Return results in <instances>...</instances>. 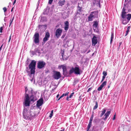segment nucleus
<instances>
[{
  "label": "nucleus",
  "mask_w": 131,
  "mask_h": 131,
  "mask_svg": "<svg viewBox=\"0 0 131 131\" xmlns=\"http://www.w3.org/2000/svg\"><path fill=\"white\" fill-rule=\"evenodd\" d=\"M11 35L9 37V40L8 41V42H9L10 41V39H11Z\"/></svg>",
  "instance_id": "37998d69"
},
{
  "label": "nucleus",
  "mask_w": 131,
  "mask_h": 131,
  "mask_svg": "<svg viewBox=\"0 0 131 131\" xmlns=\"http://www.w3.org/2000/svg\"><path fill=\"white\" fill-rule=\"evenodd\" d=\"M88 130V129H87V130H86V131H88V130Z\"/></svg>",
  "instance_id": "13d9d810"
},
{
  "label": "nucleus",
  "mask_w": 131,
  "mask_h": 131,
  "mask_svg": "<svg viewBox=\"0 0 131 131\" xmlns=\"http://www.w3.org/2000/svg\"><path fill=\"white\" fill-rule=\"evenodd\" d=\"M130 26H129L128 27L127 30V31H126V34H125V36H126L128 34V32L129 31V30H130Z\"/></svg>",
  "instance_id": "4be33fe9"
},
{
  "label": "nucleus",
  "mask_w": 131,
  "mask_h": 131,
  "mask_svg": "<svg viewBox=\"0 0 131 131\" xmlns=\"http://www.w3.org/2000/svg\"><path fill=\"white\" fill-rule=\"evenodd\" d=\"M92 45L95 46L97 42V37L95 36H94L92 39Z\"/></svg>",
  "instance_id": "9b49d317"
},
{
  "label": "nucleus",
  "mask_w": 131,
  "mask_h": 131,
  "mask_svg": "<svg viewBox=\"0 0 131 131\" xmlns=\"http://www.w3.org/2000/svg\"><path fill=\"white\" fill-rule=\"evenodd\" d=\"M16 0H15L14 1L13 3V5H14V4L16 2Z\"/></svg>",
  "instance_id": "a18cd8bd"
},
{
  "label": "nucleus",
  "mask_w": 131,
  "mask_h": 131,
  "mask_svg": "<svg viewBox=\"0 0 131 131\" xmlns=\"http://www.w3.org/2000/svg\"><path fill=\"white\" fill-rule=\"evenodd\" d=\"M65 3V0H59L58 2V4L59 6L62 7L64 5Z\"/></svg>",
  "instance_id": "f3484780"
},
{
  "label": "nucleus",
  "mask_w": 131,
  "mask_h": 131,
  "mask_svg": "<svg viewBox=\"0 0 131 131\" xmlns=\"http://www.w3.org/2000/svg\"><path fill=\"white\" fill-rule=\"evenodd\" d=\"M95 12H92L88 17V21H91L92 20L93 18L94 17V16L93 15Z\"/></svg>",
  "instance_id": "9d476101"
},
{
  "label": "nucleus",
  "mask_w": 131,
  "mask_h": 131,
  "mask_svg": "<svg viewBox=\"0 0 131 131\" xmlns=\"http://www.w3.org/2000/svg\"><path fill=\"white\" fill-rule=\"evenodd\" d=\"M3 30V27H1L0 28V32L2 33V30Z\"/></svg>",
  "instance_id": "ea45409f"
},
{
  "label": "nucleus",
  "mask_w": 131,
  "mask_h": 131,
  "mask_svg": "<svg viewBox=\"0 0 131 131\" xmlns=\"http://www.w3.org/2000/svg\"><path fill=\"white\" fill-rule=\"evenodd\" d=\"M83 11L82 7H81L78 5L77 7V12L76 13V15L78 14H80V13Z\"/></svg>",
  "instance_id": "ddd939ff"
},
{
  "label": "nucleus",
  "mask_w": 131,
  "mask_h": 131,
  "mask_svg": "<svg viewBox=\"0 0 131 131\" xmlns=\"http://www.w3.org/2000/svg\"><path fill=\"white\" fill-rule=\"evenodd\" d=\"M103 77H106V76L107 75V72H106L105 71H103Z\"/></svg>",
  "instance_id": "2f4dec72"
},
{
  "label": "nucleus",
  "mask_w": 131,
  "mask_h": 131,
  "mask_svg": "<svg viewBox=\"0 0 131 131\" xmlns=\"http://www.w3.org/2000/svg\"><path fill=\"white\" fill-rule=\"evenodd\" d=\"M106 111V110L105 109H103V110L102 112V113L100 115V117H102L103 115L105 113Z\"/></svg>",
  "instance_id": "b1692460"
},
{
  "label": "nucleus",
  "mask_w": 131,
  "mask_h": 131,
  "mask_svg": "<svg viewBox=\"0 0 131 131\" xmlns=\"http://www.w3.org/2000/svg\"><path fill=\"white\" fill-rule=\"evenodd\" d=\"M62 31V29L60 28H58L56 30L55 32V35L57 38H59L60 36Z\"/></svg>",
  "instance_id": "6e6552de"
},
{
  "label": "nucleus",
  "mask_w": 131,
  "mask_h": 131,
  "mask_svg": "<svg viewBox=\"0 0 131 131\" xmlns=\"http://www.w3.org/2000/svg\"><path fill=\"white\" fill-rule=\"evenodd\" d=\"M115 114L113 116V120H114L115 119Z\"/></svg>",
  "instance_id": "c03bdc74"
},
{
  "label": "nucleus",
  "mask_w": 131,
  "mask_h": 131,
  "mask_svg": "<svg viewBox=\"0 0 131 131\" xmlns=\"http://www.w3.org/2000/svg\"><path fill=\"white\" fill-rule=\"evenodd\" d=\"M93 117H94V112H93L91 116V117L90 118V121H89L90 122L92 123V122L93 120Z\"/></svg>",
  "instance_id": "cd10ccee"
},
{
  "label": "nucleus",
  "mask_w": 131,
  "mask_h": 131,
  "mask_svg": "<svg viewBox=\"0 0 131 131\" xmlns=\"http://www.w3.org/2000/svg\"><path fill=\"white\" fill-rule=\"evenodd\" d=\"M129 21H128L126 19H123V20L122 23L124 25H125L128 23Z\"/></svg>",
  "instance_id": "412c9836"
},
{
  "label": "nucleus",
  "mask_w": 131,
  "mask_h": 131,
  "mask_svg": "<svg viewBox=\"0 0 131 131\" xmlns=\"http://www.w3.org/2000/svg\"><path fill=\"white\" fill-rule=\"evenodd\" d=\"M3 9L5 13L7 10V9L5 7H3Z\"/></svg>",
  "instance_id": "e433bc0d"
},
{
  "label": "nucleus",
  "mask_w": 131,
  "mask_h": 131,
  "mask_svg": "<svg viewBox=\"0 0 131 131\" xmlns=\"http://www.w3.org/2000/svg\"><path fill=\"white\" fill-rule=\"evenodd\" d=\"M28 69V67H27V68H26V69Z\"/></svg>",
  "instance_id": "680f3d73"
},
{
  "label": "nucleus",
  "mask_w": 131,
  "mask_h": 131,
  "mask_svg": "<svg viewBox=\"0 0 131 131\" xmlns=\"http://www.w3.org/2000/svg\"><path fill=\"white\" fill-rule=\"evenodd\" d=\"M61 97H59V98L58 99V101L59 100L61 99Z\"/></svg>",
  "instance_id": "3c124183"
},
{
  "label": "nucleus",
  "mask_w": 131,
  "mask_h": 131,
  "mask_svg": "<svg viewBox=\"0 0 131 131\" xmlns=\"http://www.w3.org/2000/svg\"><path fill=\"white\" fill-rule=\"evenodd\" d=\"M93 23V26H94L95 28H96L98 25V23L96 21H94Z\"/></svg>",
  "instance_id": "6ab92c4d"
},
{
  "label": "nucleus",
  "mask_w": 131,
  "mask_h": 131,
  "mask_svg": "<svg viewBox=\"0 0 131 131\" xmlns=\"http://www.w3.org/2000/svg\"><path fill=\"white\" fill-rule=\"evenodd\" d=\"M94 53H93L92 54V56H93V55H94Z\"/></svg>",
  "instance_id": "4d7b16f0"
},
{
  "label": "nucleus",
  "mask_w": 131,
  "mask_h": 131,
  "mask_svg": "<svg viewBox=\"0 0 131 131\" xmlns=\"http://www.w3.org/2000/svg\"><path fill=\"white\" fill-rule=\"evenodd\" d=\"M69 24L68 21H66L64 22V29L67 31L69 28Z\"/></svg>",
  "instance_id": "dca6fc26"
},
{
  "label": "nucleus",
  "mask_w": 131,
  "mask_h": 131,
  "mask_svg": "<svg viewBox=\"0 0 131 131\" xmlns=\"http://www.w3.org/2000/svg\"><path fill=\"white\" fill-rule=\"evenodd\" d=\"M92 87L89 88L88 89V90L87 91V92H89L91 90H92Z\"/></svg>",
  "instance_id": "79ce46f5"
},
{
  "label": "nucleus",
  "mask_w": 131,
  "mask_h": 131,
  "mask_svg": "<svg viewBox=\"0 0 131 131\" xmlns=\"http://www.w3.org/2000/svg\"><path fill=\"white\" fill-rule=\"evenodd\" d=\"M64 50H63V51H61V55L62 57V59L63 60H67V59H64L63 58V56L64 54Z\"/></svg>",
  "instance_id": "a878e982"
},
{
  "label": "nucleus",
  "mask_w": 131,
  "mask_h": 131,
  "mask_svg": "<svg viewBox=\"0 0 131 131\" xmlns=\"http://www.w3.org/2000/svg\"><path fill=\"white\" fill-rule=\"evenodd\" d=\"M13 8H14V7H13V8H12V9H11V12H12V11H13Z\"/></svg>",
  "instance_id": "5fc2aeb1"
},
{
  "label": "nucleus",
  "mask_w": 131,
  "mask_h": 131,
  "mask_svg": "<svg viewBox=\"0 0 131 131\" xmlns=\"http://www.w3.org/2000/svg\"><path fill=\"white\" fill-rule=\"evenodd\" d=\"M95 105L93 108V109L94 110L96 109L98 107V104L97 102V101H95Z\"/></svg>",
  "instance_id": "393cba45"
},
{
  "label": "nucleus",
  "mask_w": 131,
  "mask_h": 131,
  "mask_svg": "<svg viewBox=\"0 0 131 131\" xmlns=\"http://www.w3.org/2000/svg\"><path fill=\"white\" fill-rule=\"evenodd\" d=\"M43 101L42 99H41L38 101L36 104L37 106L39 107L42 105L43 103Z\"/></svg>",
  "instance_id": "f8f14e48"
},
{
  "label": "nucleus",
  "mask_w": 131,
  "mask_h": 131,
  "mask_svg": "<svg viewBox=\"0 0 131 131\" xmlns=\"http://www.w3.org/2000/svg\"><path fill=\"white\" fill-rule=\"evenodd\" d=\"M53 110H52L51 111V113L50 114V115L49 116V117L50 118H51L52 117V116L53 115Z\"/></svg>",
  "instance_id": "7c9ffc66"
},
{
  "label": "nucleus",
  "mask_w": 131,
  "mask_h": 131,
  "mask_svg": "<svg viewBox=\"0 0 131 131\" xmlns=\"http://www.w3.org/2000/svg\"><path fill=\"white\" fill-rule=\"evenodd\" d=\"M125 1H126V0H125Z\"/></svg>",
  "instance_id": "e2e57ef3"
},
{
  "label": "nucleus",
  "mask_w": 131,
  "mask_h": 131,
  "mask_svg": "<svg viewBox=\"0 0 131 131\" xmlns=\"http://www.w3.org/2000/svg\"><path fill=\"white\" fill-rule=\"evenodd\" d=\"M50 37V34L48 31L46 32L45 36L43 38V41L44 43L48 40Z\"/></svg>",
  "instance_id": "1a4fd4ad"
},
{
  "label": "nucleus",
  "mask_w": 131,
  "mask_h": 131,
  "mask_svg": "<svg viewBox=\"0 0 131 131\" xmlns=\"http://www.w3.org/2000/svg\"><path fill=\"white\" fill-rule=\"evenodd\" d=\"M60 67L62 68L63 70H67L66 67L64 65H61Z\"/></svg>",
  "instance_id": "5701e85b"
},
{
  "label": "nucleus",
  "mask_w": 131,
  "mask_h": 131,
  "mask_svg": "<svg viewBox=\"0 0 131 131\" xmlns=\"http://www.w3.org/2000/svg\"><path fill=\"white\" fill-rule=\"evenodd\" d=\"M93 4L94 5H96L97 6L99 5L100 7V0H93Z\"/></svg>",
  "instance_id": "4468645a"
},
{
  "label": "nucleus",
  "mask_w": 131,
  "mask_h": 131,
  "mask_svg": "<svg viewBox=\"0 0 131 131\" xmlns=\"http://www.w3.org/2000/svg\"><path fill=\"white\" fill-rule=\"evenodd\" d=\"M91 131H97V130H96L94 129H92V130H91Z\"/></svg>",
  "instance_id": "09e8293b"
},
{
  "label": "nucleus",
  "mask_w": 131,
  "mask_h": 131,
  "mask_svg": "<svg viewBox=\"0 0 131 131\" xmlns=\"http://www.w3.org/2000/svg\"><path fill=\"white\" fill-rule=\"evenodd\" d=\"M107 83V81H105L101 85H102V86L103 87Z\"/></svg>",
  "instance_id": "473e14b6"
},
{
  "label": "nucleus",
  "mask_w": 131,
  "mask_h": 131,
  "mask_svg": "<svg viewBox=\"0 0 131 131\" xmlns=\"http://www.w3.org/2000/svg\"><path fill=\"white\" fill-rule=\"evenodd\" d=\"M3 44L1 46V47H0V50H1V49L2 48V46H3Z\"/></svg>",
  "instance_id": "603ef678"
},
{
  "label": "nucleus",
  "mask_w": 131,
  "mask_h": 131,
  "mask_svg": "<svg viewBox=\"0 0 131 131\" xmlns=\"http://www.w3.org/2000/svg\"><path fill=\"white\" fill-rule=\"evenodd\" d=\"M122 43V42H120L119 43V47L120 46V45H121Z\"/></svg>",
  "instance_id": "de8ad7c7"
},
{
  "label": "nucleus",
  "mask_w": 131,
  "mask_h": 131,
  "mask_svg": "<svg viewBox=\"0 0 131 131\" xmlns=\"http://www.w3.org/2000/svg\"><path fill=\"white\" fill-rule=\"evenodd\" d=\"M110 113L111 112L110 111H107L104 115V116H105V118H103V119H104V120H106L107 119V117L110 114Z\"/></svg>",
  "instance_id": "a211bd4d"
},
{
  "label": "nucleus",
  "mask_w": 131,
  "mask_h": 131,
  "mask_svg": "<svg viewBox=\"0 0 131 131\" xmlns=\"http://www.w3.org/2000/svg\"><path fill=\"white\" fill-rule=\"evenodd\" d=\"M23 115L24 118L27 119H29L31 117L34 116L35 115H32L31 112L28 111L26 108L24 109L23 112Z\"/></svg>",
  "instance_id": "7ed1b4c3"
},
{
  "label": "nucleus",
  "mask_w": 131,
  "mask_h": 131,
  "mask_svg": "<svg viewBox=\"0 0 131 131\" xmlns=\"http://www.w3.org/2000/svg\"><path fill=\"white\" fill-rule=\"evenodd\" d=\"M74 72L75 74H80V69L78 67H75L74 68H72L69 71V73L71 74Z\"/></svg>",
  "instance_id": "20e7f679"
},
{
  "label": "nucleus",
  "mask_w": 131,
  "mask_h": 131,
  "mask_svg": "<svg viewBox=\"0 0 131 131\" xmlns=\"http://www.w3.org/2000/svg\"><path fill=\"white\" fill-rule=\"evenodd\" d=\"M74 92H73L72 93H71L70 95V96H69V98H71V97L73 95V94H74Z\"/></svg>",
  "instance_id": "58836bf2"
},
{
  "label": "nucleus",
  "mask_w": 131,
  "mask_h": 131,
  "mask_svg": "<svg viewBox=\"0 0 131 131\" xmlns=\"http://www.w3.org/2000/svg\"><path fill=\"white\" fill-rule=\"evenodd\" d=\"M90 51V50H89V51H88V52H87V53H88Z\"/></svg>",
  "instance_id": "6e6d98bb"
},
{
  "label": "nucleus",
  "mask_w": 131,
  "mask_h": 131,
  "mask_svg": "<svg viewBox=\"0 0 131 131\" xmlns=\"http://www.w3.org/2000/svg\"><path fill=\"white\" fill-rule=\"evenodd\" d=\"M59 94H57V95L56 96V97L57 98H58L59 97Z\"/></svg>",
  "instance_id": "8fccbe9b"
},
{
  "label": "nucleus",
  "mask_w": 131,
  "mask_h": 131,
  "mask_svg": "<svg viewBox=\"0 0 131 131\" xmlns=\"http://www.w3.org/2000/svg\"><path fill=\"white\" fill-rule=\"evenodd\" d=\"M69 93V92H67L65 94H63L60 97L61 98H62L64 96H67L68 95V94Z\"/></svg>",
  "instance_id": "c756f323"
},
{
  "label": "nucleus",
  "mask_w": 131,
  "mask_h": 131,
  "mask_svg": "<svg viewBox=\"0 0 131 131\" xmlns=\"http://www.w3.org/2000/svg\"><path fill=\"white\" fill-rule=\"evenodd\" d=\"M34 42L35 43H39V34L38 33L36 32L33 37Z\"/></svg>",
  "instance_id": "423d86ee"
},
{
  "label": "nucleus",
  "mask_w": 131,
  "mask_h": 131,
  "mask_svg": "<svg viewBox=\"0 0 131 131\" xmlns=\"http://www.w3.org/2000/svg\"><path fill=\"white\" fill-rule=\"evenodd\" d=\"M53 0H49L48 3L50 4H51L53 2Z\"/></svg>",
  "instance_id": "4c0bfd02"
},
{
  "label": "nucleus",
  "mask_w": 131,
  "mask_h": 131,
  "mask_svg": "<svg viewBox=\"0 0 131 131\" xmlns=\"http://www.w3.org/2000/svg\"><path fill=\"white\" fill-rule=\"evenodd\" d=\"M46 63L42 61H39L37 63V67L41 69L43 68L46 65Z\"/></svg>",
  "instance_id": "0eeeda50"
},
{
  "label": "nucleus",
  "mask_w": 131,
  "mask_h": 131,
  "mask_svg": "<svg viewBox=\"0 0 131 131\" xmlns=\"http://www.w3.org/2000/svg\"><path fill=\"white\" fill-rule=\"evenodd\" d=\"M69 97L67 96V98H66V100L67 101H69Z\"/></svg>",
  "instance_id": "49530a36"
},
{
  "label": "nucleus",
  "mask_w": 131,
  "mask_h": 131,
  "mask_svg": "<svg viewBox=\"0 0 131 131\" xmlns=\"http://www.w3.org/2000/svg\"><path fill=\"white\" fill-rule=\"evenodd\" d=\"M92 122H89L87 126V129H88V130H89L90 129L92 125Z\"/></svg>",
  "instance_id": "c85d7f7f"
},
{
  "label": "nucleus",
  "mask_w": 131,
  "mask_h": 131,
  "mask_svg": "<svg viewBox=\"0 0 131 131\" xmlns=\"http://www.w3.org/2000/svg\"><path fill=\"white\" fill-rule=\"evenodd\" d=\"M103 87L102 85H101L97 89V90L99 91H100L102 89Z\"/></svg>",
  "instance_id": "f704fd0d"
},
{
  "label": "nucleus",
  "mask_w": 131,
  "mask_h": 131,
  "mask_svg": "<svg viewBox=\"0 0 131 131\" xmlns=\"http://www.w3.org/2000/svg\"><path fill=\"white\" fill-rule=\"evenodd\" d=\"M114 38V33L113 32L112 33L111 36V39L110 40V43H111L113 40Z\"/></svg>",
  "instance_id": "bb28decb"
},
{
  "label": "nucleus",
  "mask_w": 131,
  "mask_h": 131,
  "mask_svg": "<svg viewBox=\"0 0 131 131\" xmlns=\"http://www.w3.org/2000/svg\"><path fill=\"white\" fill-rule=\"evenodd\" d=\"M105 78V77H104L103 76L102 80L101 81V82H102L104 80V79Z\"/></svg>",
  "instance_id": "a19ab883"
},
{
  "label": "nucleus",
  "mask_w": 131,
  "mask_h": 131,
  "mask_svg": "<svg viewBox=\"0 0 131 131\" xmlns=\"http://www.w3.org/2000/svg\"><path fill=\"white\" fill-rule=\"evenodd\" d=\"M59 27V25H57L56 26V27L57 28V27Z\"/></svg>",
  "instance_id": "864d4df0"
},
{
  "label": "nucleus",
  "mask_w": 131,
  "mask_h": 131,
  "mask_svg": "<svg viewBox=\"0 0 131 131\" xmlns=\"http://www.w3.org/2000/svg\"><path fill=\"white\" fill-rule=\"evenodd\" d=\"M86 51H86H85V52H84V53H85V51Z\"/></svg>",
  "instance_id": "bf43d9fd"
},
{
  "label": "nucleus",
  "mask_w": 131,
  "mask_h": 131,
  "mask_svg": "<svg viewBox=\"0 0 131 131\" xmlns=\"http://www.w3.org/2000/svg\"><path fill=\"white\" fill-rule=\"evenodd\" d=\"M109 87H110V86H108V88H109Z\"/></svg>",
  "instance_id": "052dcab7"
},
{
  "label": "nucleus",
  "mask_w": 131,
  "mask_h": 131,
  "mask_svg": "<svg viewBox=\"0 0 131 131\" xmlns=\"http://www.w3.org/2000/svg\"><path fill=\"white\" fill-rule=\"evenodd\" d=\"M126 9L125 8H123L122 10V14L121 15L122 17V18L124 19L125 18L126 12H125Z\"/></svg>",
  "instance_id": "2eb2a0df"
},
{
  "label": "nucleus",
  "mask_w": 131,
  "mask_h": 131,
  "mask_svg": "<svg viewBox=\"0 0 131 131\" xmlns=\"http://www.w3.org/2000/svg\"><path fill=\"white\" fill-rule=\"evenodd\" d=\"M44 131H46V130H45Z\"/></svg>",
  "instance_id": "0e129e2a"
},
{
  "label": "nucleus",
  "mask_w": 131,
  "mask_h": 131,
  "mask_svg": "<svg viewBox=\"0 0 131 131\" xmlns=\"http://www.w3.org/2000/svg\"><path fill=\"white\" fill-rule=\"evenodd\" d=\"M126 16H127L126 17L127 20H128V21H129L131 18V14H128L126 15Z\"/></svg>",
  "instance_id": "aec40b11"
},
{
  "label": "nucleus",
  "mask_w": 131,
  "mask_h": 131,
  "mask_svg": "<svg viewBox=\"0 0 131 131\" xmlns=\"http://www.w3.org/2000/svg\"><path fill=\"white\" fill-rule=\"evenodd\" d=\"M28 89L27 88H25V93L26 95L25 96V105L26 106H29L30 103V101H32L34 102L35 101L34 100V96L32 95L29 97V95L26 94V92Z\"/></svg>",
  "instance_id": "f03ea898"
},
{
  "label": "nucleus",
  "mask_w": 131,
  "mask_h": 131,
  "mask_svg": "<svg viewBox=\"0 0 131 131\" xmlns=\"http://www.w3.org/2000/svg\"><path fill=\"white\" fill-rule=\"evenodd\" d=\"M36 64V61L32 60L28 66L29 69H30V71H27V69H26V71L27 73H30V74L29 75L30 77H31L32 75H34L35 74Z\"/></svg>",
  "instance_id": "f257e3e1"
},
{
  "label": "nucleus",
  "mask_w": 131,
  "mask_h": 131,
  "mask_svg": "<svg viewBox=\"0 0 131 131\" xmlns=\"http://www.w3.org/2000/svg\"><path fill=\"white\" fill-rule=\"evenodd\" d=\"M52 77L54 79L58 80L61 77V74L60 72L54 71Z\"/></svg>",
  "instance_id": "39448f33"
},
{
  "label": "nucleus",
  "mask_w": 131,
  "mask_h": 131,
  "mask_svg": "<svg viewBox=\"0 0 131 131\" xmlns=\"http://www.w3.org/2000/svg\"><path fill=\"white\" fill-rule=\"evenodd\" d=\"M14 18V17H13L12 19V20L10 19V20L9 27H10V26L11 24H12V23L13 22Z\"/></svg>",
  "instance_id": "c9c22d12"
},
{
  "label": "nucleus",
  "mask_w": 131,
  "mask_h": 131,
  "mask_svg": "<svg viewBox=\"0 0 131 131\" xmlns=\"http://www.w3.org/2000/svg\"><path fill=\"white\" fill-rule=\"evenodd\" d=\"M63 74L64 75H66L68 74L67 70H63Z\"/></svg>",
  "instance_id": "72a5a7b5"
}]
</instances>
